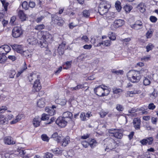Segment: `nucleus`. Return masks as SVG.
<instances>
[{
  "label": "nucleus",
  "mask_w": 158,
  "mask_h": 158,
  "mask_svg": "<svg viewBox=\"0 0 158 158\" xmlns=\"http://www.w3.org/2000/svg\"><path fill=\"white\" fill-rule=\"evenodd\" d=\"M2 4L3 6L4 7L5 11H6L7 10V7L8 6L9 3L8 2H6L5 1H2Z\"/></svg>",
  "instance_id": "54"
},
{
  "label": "nucleus",
  "mask_w": 158,
  "mask_h": 158,
  "mask_svg": "<svg viewBox=\"0 0 158 158\" xmlns=\"http://www.w3.org/2000/svg\"><path fill=\"white\" fill-rule=\"evenodd\" d=\"M41 118L39 116H36L33 119L32 123L34 126L35 127H38L41 121Z\"/></svg>",
  "instance_id": "23"
},
{
  "label": "nucleus",
  "mask_w": 158,
  "mask_h": 158,
  "mask_svg": "<svg viewBox=\"0 0 158 158\" xmlns=\"http://www.w3.org/2000/svg\"><path fill=\"white\" fill-rule=\"evenodd\" d=\"M131 40L130 38H127L124 39H122L121 40L124 44L127 45Z\"/></svg>",
  "instance_id": "50"
},
{
  "label": "nucleus",
  "mask_w": 158,
  "mask_h": 158,
  "mask_svg": "<svg viewBox=\"0 0 158 158\" xmlns=\"http://www.w3.org/2000/svg\"><path fill=\"white\" fill-rule=\"evenodd\" d=\"M65 45V42H63L59 45L58 49V51L59 54H63L64 53V48Z\"/></svg>",
  "instance_id": "27"
},
{
  "label": "nucleus",
  "mask_w": 158,
  "mask_h": 158,
  "mask_svg": "<svg viewBox=\"0 0 158 158\" xmlns=\"http://www.w3.org/2000/svg\"><path fill=\"white\" fill-rule=\"evenodd\" d=\"M7 109V107L6 106H2L0 107V114L3 113Z\"/></svg>",
  "instance_id": "58"
},
{
  "label": "nucleus",
  "mask_w": 158,
  "mask_h": 158,
  "mask_svg": "<svg viewBox=\"0 0 158 158\" xmlns=\"http://www.w3.org/2000/svg\"><path fill=\"white\" fill-rule=\"evenodd\" d=\"M154 32L152 28L149 29L146 34V36L147 39L150 38L152 37Z\"/></svg>",
  "instance_id": "36"
},
{
  "label": "nucleus",
  "mask_w": 158,
  "mask_h": 158,
  "mask_svg": "<svg viewBox=\"0 0 158 158\" xmlns=\"http://www.w3.org/2000/svg\"><path fill=\"white\" fill-rule=\"evenodd\" d=\"M55 102L57 104L64 106L66 104L67 100L64 97H61L60 96L58 97H55Z\"/></svg>",
  "instance_id": "12"
},
{
  "label": "nucleus",
  "mask_w": 158,
  "mask_h": 158,
  "mask_svg": "<svg viewBox=\"0 0 158 158\" xmlns=\"http://www.w3.org/2000/svg\"><path fill=\"white\" fill-rule=\"evenodd\" d=\"M124 24V21L121 19H118L115 20L114 23L113 25L115 28H118L121 27Z\"/></svg>",
  "instance_id": "25"
},
{
  "label": "nucleus",
  "mask_w": 158,
  "mask_h": 158,
  "mask_svg": "<svg viewBox=\"0 0 158 158\" xmlns=\"http://www.w3.org/2000/svg\"><path fill=\"white\" fill-rule=\"evenodd\" d=\"M45 105V99L44 98H41L39 99L37 102L38 107L42 108L44 107Z\"/></svg>",
  "instance_id": "21"
},
{
  "label": "nucleus",
  "mask_w": 158,
  "mask_h": 158,
  "mask_svg": "<svg viewBox=\"0 0 158 158\" xmlns=\"http://www.w3.org/2000/svg\"><path fill=\"white\" fill-rule=\"evenodd\" d=\"M136 112L137 110L135 108H132L128 110L127 115L131 117H136L137 115V114L136 113Z\"/></svg>",
  "instance_id": "28"
},
{
  "label": "nucleus",
  "mask_w": 158,
  "mask_h": 158,
  "mask_svg": "<svg viewBox=\"0 0 158 158\" xmlns=\"http://www.w3.org/2000/svg\"><path fill=\"white\" fill-rule=\"evenodd\" d=\"M112 90L114 94H119L123 92V90L122 89L116 88H113Z\"/></svg>",
  "instance_id": "46"
},
{
  "label": "nucleus",
  "mask_w": 158,
  "mask_h": 158,
  "mask_svg": "<svg viewBox=\"0 0 158 158\" xmlns=\"http://www.w3.org/2000/svg\"><path fill=\"white\" fill-rule=\"evenodd\" d=\"M108 112L107 111H102L100 113V114L101 117L103 118L105 117L106 115L108 113Z\"/></svg>",
  "instance_id": "63"
},
{
  "label": "nucleus",
  "mask_w": 158,
  "mask_h": 158,
  "mask_svg": "<svg viewBox=\"0 0 158 158\" xmlns=\"http://www.w3.org/2000/svg\"><path fill=\"white\" fill-rule=\"evenodd\" d=\"M69 137L68 136L65 137L64 138H63L61 139L62 146L63 147H65L69 143Z\"/></svg>",
  "instance_id": "30"
},
{
  "label": "nucleus",
  "mask_w": 158,
  "mask_h": 158,
  "mask_svg": "<svg viewBox=\"0 0 158 158\" xmlns=\"http://www.w3.org/2000/svg\"><path fill=\"white\" fill-rule=\"evenodd\" d=\"M156 106L153 103H151L148 104V108L150 110H153L156 108Z\"/></svg>",
  "instance_id": "55"
},
{
  "label": "nucleus",
  "mask_w": 158,
  "mask_h": 158,
  "mask_svg": "<svg viewBox=\"0 0 158 158\" xmlns=\"http://www.w3.org/2000/svg\"><path fill=\"white\" fill-rule=\"evenodd\" d=\"M136 8L138 10L142 13L144 12L145 10L144 5L143 3H140L137 6Z\"/></svg>",
  "instance_id": "32"
},
{
  "label": "nucleus",
  "mask_w": 158,
  "mask_h": 158,
  "mask_svg": "<svg viewBox=\"0 0 158 158\" xmlns=\"http://www.w3.org/2000/svg\"><path fill=\"white\" fill-rule=\"evenodd\" d=\"M87 85V83H85L84 84H79L75 87L71 88V89L73 91L78 90L80 89L85 88V87H86V86L85 85Z\"/></svg>",
  "instance_id": "29"
},
{
  "label": "nucleus",
  "mask_w": 158,
  "mask_h": 158,
  "mask_svg": "<svg viewBox=\"0 0 158 158\" xmlns=\"http://www.w3.org/2000/svg\"><path fill=\"white\" fill-rule=\"evenodd\" d=\"M38 38L40 40V47L41 48L46 47L48 46L47 41L51 40L52 38V35L47 31H43L38 32Z\"/></svg>",
  "instance_id": "1"
},
{
  "label": "nucleus",
  "mask_w": 158,
  "mask_h": 158,
  "mask_svg": "<svg viewBox=\"0 0 158 158\" xmlns=\"http://www.w3.org/2000/svg\"><path fill=\"white\" fill-rule=\"evenodd\" d=\"M10 47L8 45L1 46L0 47V55L7 54L10 51Z\"/></svg>",
  "instance_id": "13"
},
{
  "label": "nucleus",
  "mask_w": 158,
  "mask_h": 158,
  "mask_svg": "<svg viewBox=\"0 0 158 158\" xmlns=\"http://www.w3.org/2000/svg\"><path fill=\"white\" fill-rule=\"evenodd\" d=\"M46 112L48 113V115H53L55 113V111L54 109H50L48 107H46L45 108Z\"/></svg>",
  "instance_id": "35"
},
{
  "label": "nucleus",
  "mask_w": 158,
  "mask_h": 158,
  "mask_svg": "<svg viewBox=\"0 0 158 158\" xmlns=\"http://www.w3.org/2000/svg\"><path fill=\"white\" fill-rule=\"evenodd\" d=\"M27 43L31 45H36L37 44L40 46V43H39L38 40L36 37L33 36L29 37L27 40Z\"/></svg>",
  "instance_id": "9"
},
{
  "label": "nucleus",
  "mask_w": 158,
  "mask_h": 158,
  "mask_svg": "<svg viewBox=\"0 0 158 158\" xmlns=\"http://www.w3.org/2000/svg\"><path fill=\"white\" fill-rule=\"evenodd\" d=\"M110 6L111 5L108 2H103L99 6L98 12L101 15H104L107 12Z\"/></svg>",
  "instance_id": "4"
},
{
  "label": "nucleus",
  "mask_w": 158,
  "mask_h": 158,
  "mask_svg": "<svg viewBox=\"0 0 158 158\" xmlns=\"http://www.w3.org/2000/svg\"><path fill=\"white\" fill-rule=\"evenodd\" d=\"M29 81L31 82L32 81H36L40 80V76L39 74L35 73H31L28 76Z\"/></svg>",
  "instance_id": "16"
},
{
  "label": "nucleus",
  "mask_w": 158,
  "mask_h": 158,
  "mask_svg": "<svg viewBox=\"0 0 158 158\" xmlns=\"http://www.w3.org/2000/svg\"><path fill=\"white\" fill-rule=\"evenodd\" d=\"M115 7L118 11L119 12L121 9L122 7L119 1H117L115 3Z\"/></svg>",
  "instance_id": "39"
},
{
  "label": "nucleus",
  "mask_w": 158,
  "mask_h": 158,
  "mask_svg": "<svg viewBox=\"0 0 158 158\" xmlns=\"http://www.w3.org/2000/svg\"><path fill=\"white\" fill-rule=\"evenodd\" d=\"M141 93V90L139 89H134L132 91H128L127 92V95L130 97H133L136 94H139Z\"/></svg>",
  "instance_id": "24"
},
{
  "label": "nucleus",
  "mask_w": 158,
  "mask_h": 158,
  "mask_svg": "<svg viewBox=\"0 0 158 158\" xmlns=\"http://www.w3.org/2000/svg\"><path fill=\"white\" fill-rule=\"evenodd\" d=\"M12 48L13 50L20 54L22 53L23 51V47L21 45L14 44L12 46Z\"/></svg>",
  "instance_id": "20"
},
{
  "label": "nucleus",
  "mask_w": 158,
  "mask_h": 158,
  "mask_svg": "<svg viewBox=\"0 0 158 158\" xmlns=\"http://www.w3.org/2000/svg\"><path fill=\"white\" fill-rule=\"evenodd\" d=\"M24 117L23 114H18L10 122V123L11 124H15L20 121Z\"/></svg>",
  "instance_id": "19"
},
{
  "label": "nucleus",
  "mask_w": 158,
  "mask_h": 158,
  "mask_svg": "<svg viewBox=\"0 0 158 158\" xmlns=\"http://www.w3.org/2000/svg\"><path fill=\"white\" fill-rule=\"evenodd\" d=\"M3 142L5 144L10 145L15 143V141L11 136H6L3 138Z\"/></svg>",
  "instance_id": "14"
},
{
  "label": "nucleus",
  "mask_w": 158,
  "mask_h": 158,
  "mask_svg": "<svg viewBox=\"0 0 158 158\" xmlns=\"http://www.w3.org/2000/svg\"><path fill=\"white\" fill-rule=\"evenodd\" d=\"M54 18L55 19V20H54V21L55 22H56V23H57V24L59 26H61L64 23V21L63 20H60V18H59V17L56 16H55L54 17ZM54 18V17L52 18V20H53Z\"/></svg>",
  "instance_id": "31"
},
{
  "label": "nucleus",
  "mask_w": 158,
  "mask_h": 158,
  "mask_svg": "<svg viewBox=\"0 0 158 158\" xmlns=\"http://www.w3.org/2000/svg\"><path fill=\"white\" fill-rule=\"evenodd\" d=\"M94 93L100 97L107 95L110 92L108 87L103 85L98 86L94 89Z\"/></svg>",
  "instance_id": "2"
},
{
  "label": "nucleus",
  "mask_w": 158,
  "mask_h": 158,
  "mask_svg": "<svg viewBox=\"0 0 158 158\" xmlns=\"http://www.w3.org/2000/svg\"><path fill=\"white\" fill-rule=\"evenodd\" d=\"M52 151L54 154L58 155L61 154L62 152L61 150L58 148H56L53 149H52Z\"/></svg>",
  "instance_id": "38"
},
{
  "label": "nucleus",
  "mask_w": 158,
  "mask_h": 158,
  "mask_svg": "<svg viewBox=\"0 0 158 158\" xmlns=\"http://www.w3.org/2000/svg\"><path fill=\"white\" fill-rule=\"evenodd\" d=\"M53 156V155L52 154L47 152L44 154V158H52Z\"/></svg>",
  "instance_id": "52"
},
{
  "label": "nucleus",
  "mask_w": 158,
  "mask_h": 158,
  "mask_svg": "<svg viewBox=\"0 0 158 158\" xmlns=\"http://www.w3.org/2000/svg\"><path fill=\"white\" fill-rule=\"evenodd\" d=\"M109 132L110 135L113 136L117 139H121L123 136L121 130L119 129H110L109 131Z\"/></svg>",
  "instance_id": "6"
},
{
  "label": "nucleus",
  "mask_w": 158,
  "mask_h": 158,
  "mask_svg": "<svg viewBox=\"0 0 158 158\" xmlns=\"http://www.w3.org/2000/svg\"><path fill=\"white\" fill-rule=\"evenodd\" d=\"M158 121V118L156 117H152L151 118L152 123L154 125L157 124Z\"/></svg>",
  "instance_id": "53"
},
{
  "label": "nucleus",
  "mask_w": 158,
  "mask_h": 158,
  "mask_svg": "<svg viewBox=\"0 0 158 158\" xmlns=\"http://www.w3.org/2000/svg\"><path fill=\"white\" fill-rule=\"evenodd\" d=\"M27 69V66L26 63L24 62V66L21 68L20 70L18 72V73L21 75L25 70Z\"/></svg>",
  "instance_id": "48"
},
{
  "label": "nucleus",
  "mask_w": 158,
  "mask_h": 158,
  "mask_svg": "<svg viewBox=\"0 0 158 158\" xmlns=\"http://www.w3.org/2000/svg\"><path fill=\"white\" fill-rule=\"evenodd\" d=\"M72 63V61H67L65 64L64 65V66H65L64 67V69H67L70 68Z\"/></svg>",
  "instance_id": "40"
},
{
  "label": "nucleus",
  "mask_w": 158,
  "mask_h": 158,
  "mask_svg": "<svg viewBox=\"0 0 158 158\" xmlns=\"http://www.w3.org/2000/svg\"><path fill=\"white\" fill-rule=\"evenodd\" d=\"M109 37L110 40H114L116 39L115 35L112 33L109 35Z\"/></svg>",
  "instance_id": "60"
},
{
  "label": "nucleus",
  "mask_w": 158,
  "mask_h": 158,
  "mask_svg": "<svg viewBox=\"0 0 158 158\" xmlns=\"http://www.w3.org/2000/svg\"><path fill=\"white\" fill-rule=\"evenodd\" d=\"M44 27L45 26L43 24H41L35 26V29L37 30L40 31L44 29Z\"/></svg>",
  "instance_id": "47"
},
{
  "label": "nucleus",
  "mask_w": 158,
  "mask_h": 158,
  "mask_svg": "<svg viewBox=\"0 0 158 158\" xmlns=\"http://www.w3.org/2000/svg\"><path fill=\"white\" fill-rule=\"evenodd\" d=\"M131 27L133 29L136 30H138L142 27L143 23L140 21H137L134 24L131 25Z\"/></svg>",
  "instance_id": "17"
},
{
  "label": "nucleus",
  "mask_w": 158,
  "mask_h": 158,
  "mask_svg": "<svg viewBox=\"0 0 158 158\" xmlns=\"http://www.w3.org/2000/svg\"><path fill=\"white\" fill-rule=\"evenodd\" d=\"M23 8L25 10H27L29 7V5L26 1H24L22 4Z\"/></svg>",
  "instance_id": "51"
},
{
  "label": "nucleus",
  "mask_w": 158,
  "mask_h": 158,
  "mask_svg": "<svg viewBox=\"0 0 158 158\" xmlns=\"http://www.w3.org/2000/svg\"><path fill=\"white\" fill-rule=\"evenodd\" d=\"M104 15V19L108 20L112 19L113 16V13L107 12Z\"/></svg>",
  "instance_id": "34"
},
{
  "label": "nucleus",
  "mask_w": 158,
  "mask_h": 158,
  "mask_svg": "<svg viewBox=\"0 0 158 158\" xmlns=\"http://www.w3.org/2000/svg\"><path fill=\"white\" fill-rule=\"evenodd\" d=\"M21 54L27 57H29L31 55L30 53L28 50L25 51L23 50V52H22Z\"/></svg>",
  "instance_id": "43"
},
{
  "label": "nucleus",
  "mask_w": 158,
  "mask_h": 158,
  "mask_svg": "<svg viewBox=\"0 0 158 158\" xmlns=\"http://www.w3.org/2000/svg\"><path fill=\"white\" fill-rule=\"evenodd\" d=\"M97 143L96 140L94 139H91L89 142V145L91 148H94L95 147Z\"/></svg>",
  "instance_id": "37"
},
{
  "label": "nucleus",
  "mask_w": 158,
  "mask_h": 158,
  "mask_svg": "<svg viewBox=\"0 0 158 158\" xmlns=\"http://www.w3.org/2000/svg\"><path fill=\"white\" fill-rule=\"evenodd\" d=\"M18 15L22 21H23L26 20V16L22 10H20L19 12Z\"/></svg>",
  "instance_id": "33"
},
{
  "label": "nucleus",
  "mask_w": 158,
  "mask_h": 158,
  "mask_svg": "<svg viewBox=\"0 0 158 158\" xmlns=\"http://www.w3.org/2000/svg\"><path fill=\"white\" fill-rule=\"evenodd\" d=\"M92 115L91 113L87 112L86 114L84 112H81V113L80 118L83 121H85L87 120L86 118H89Z\"/></svg>",
  "instance_id": "22"
},
{
  "label": "nucleus",
  "mask_w": 158,
  "mask_h": 158,
  "mask_svg": "<svg viewBox=\"0 0 158 158\" xmlns=\"http://www.w3.org/2000/svg\"><path fill=\"white\" fill-rule=\"evenodd\" d=\"M56 124L61 127H65L69 123L64 118L61 116L59 117L56 120Z\"/></svg>",
  "instance_id": "8"
},
{
  "label": "nucleus",
  "mask_w": 158,
  "mask_h": 158,
  "mask_svg": "<svg viewBox=\"0 0 158 158\" xmlns=\"http://www.w3.org/2000/svg\"><path fill=\"white\" fill-rule=\"evenodd\" d=\"M123 8L126 12H129L132 9V7L130 5H126Z\"/></svg>",
  "instance_id": "44"
},
{
  "label": "nucleus",
  "mask_w": 158,
  "mask_h": 158,
  "mask_svg": "<svg viewBox=\"0 0 158 158\" xmlns=\"http://www.w3.org/2000/svg\"><path fill=\"white\" fill-rule=\"evenodd\" d=\"M150 58L151 56L150 55L144 56L141 58V60L142 61H147L150 60Z\"/></svg>",
  "instance_id": "56"
},
{
  "label": "nucleus",
  "mask_w": 158,
  "mask_h": 158,
  "mask_svg": "<svg viewBox=\"0 0 158 158\" xmlns=\"http://www.w3.org/2000/svg\"><path fill=\"white\" fill-rule=\"evenodd\" d=\"M41 85L40 80H37L34 81L32 87V91L33 92H38L41 89Z\"/></svg>",
  "instance_id": "10"
},
{
  "label": "nucleus",
  "mask_w": 158,
  "mask_h": 158,
  "mask_svg": "<svg viewBox=\"0 0 158 158\" xmlns=\"http://www.w3.org/2000/svg\"><path fill=\"white\" fill-rule=\"evenodd\" d=\"M158 96V94L155 90H154L152 93L150 94V97L152 99L154 100Z\"/></svg>",
  "instance_id": "41"
},
{
  "label": "nucleus",
  "mask_w": 158,
  "mask_h": 158,
  "mask_svg": "<svg viewBox=\"0 0 158 158\" xmlns=\"http://www.w3.org/2000/svg\"><path fill=\"white\" fill-rule=\"evenodd\" d=\"M49 118L48 115L45 114H42L41 118V120H48Z\"/></svg>",
  "instance_id": "62"
},
{
  "label": "nucleus",
  "mask_w": 158,
  "mask_h": 158,
  "mask_svg": "<svg viewBox=\"0 0 158 158\" xmlns=\"http://www.w3.org/2000/svg\"><path fill=\"white\" fill-rule=\"evenodd\" d=\"M61 117L64 118L69 123H72L73 122V114L69 111L64 112L62 114V116Z\"/></svg>",
  "instance_id": "11"
},
{
  "label": "nucleus",
  "mask_w": 158,
  "mask_h": 158,
  "mask_svg": "<svg viewBox=\"0 0 158 158\" xmlns=\"http://www.w3.org/2000/svg\"><path fill=\"white\" fill-rule=\"evenodd\" d=\"M104 142H106L105 146L106 148V151L107 149L111 150L116 147L117 145L115 141L111 138H107L104 140Z\"/></svg>",
  "instance_id": "5"
},
{
  "label": "nucleus",
  "mask_w": 158,
  "mask_h": 158,
  "mask_svg": "<svg viewBox=\"0 0 158 158\" xmlns=\"http://www.w3.org/2000/svg\"><path fill=\"white\" fill-rule=\"evenodd\" d=\"M86 57V55L85 54H81L77 58L78 60L80 61L83 60Z\"/></svg>",
  "instance_id": "57"
},
{
  "label": "nucleus",
  "mask_w": 158,
  "mask_h": 158,
  "mask_svg": "<svg viewBox=\"0 0 158 158\" xmlns=\"http://www.w3.org/2000/svg\"><path fill=\"white\" fill-rule=\"evenodd\" d=\"M150 20L151 22L155 23L157 21V19L156 17L152 16L150 17Z\"/></svg>",
  "instance_id": "64"
},
{
  "label": "nucleus",
  "mask_w": 158,
  "mask_h": 158,
  "mask_svg": "<svg viewBox=\"0 0 158 158\" xmlns=\"http://www.w3.org/2000/svg\"><path fill=\"white\" fill-rule=\"evenodd\" d=\"M128 79L132 82H138L141 78L139 71L134 70L130 71L127 74Z\"/></svg>",
  "instance_id": "3"
},
{
  "label": "nucleus",
  "mask_w": 158,
  "mask_h": 158,
  "mask_svg": "<svg viewBox=\"0 0 158 158\" xmlns=\"http://www.w3.org/2000/svg\"><path fill=\"white\" fill-rule=\"evenodd\" d=\"M154 47V46L152 43H149L148 45H147L146 47L147 49L146 51L147 52H148L152 50Z\"/></svg>",
  "instance_id": "45"
},
{
  "label": "nucleus",
  "mask_w": 158,
  "mask_h": 158,
  "mask_svg": "<svg viewBox=\"0 0 158 158\" xmlns=\"http://www.w3.org/2000/svg\"><path fill=\"white\" fill-rule=\"evenodd\" d=\"M143 83L144 85H148L150 84L151 81L148 78L145 77L143 80Z\"/></svg>",
  "instance_id": "49"
},
{
  "label": "nucleus",
  "mask_w": 158,
  "mask_h": 158,
  "mask_svg": "<svg viewBox=\"0 0 158 158\" xmlns=\"http://www.w3.org/2000/svg\"><path fill=\"white\" fill-rule=\"evenodd\" d=\"M116 109L118 111H123L124 110V107L123 106L118 104H117L116 107Z\"/></svg>",
  "instance_id": "59"
},
{
  "label": "nucleus",
  "mask_w": 158,
  "mask_h": 158,
  "mask_svg": "<svg viewBox=\"0 0 158 158\" xmlns=\"http://www.w3.org/2000/svg\"><path fill=\"white\" fill-rule=\"evenodd\" d=\"M15 74V71L13 70H10L8 73V75L10 78H13Z\"/></svg>",
  "instance_id": "42"
},
{
  "label": "nucleus",
  "mask_w": 158,
  "mask_h": 158,
  "mask_svg": "<svg viewBox=\"0 0 158 158\" xmlns=\"http://www.w3.org/2000/svg\"><path fill=\"white\" fill-rule=\"evenodd\" d=\"M41 138H42V139L43 141H47V142L48 141L49 139L47 136L45 134L42 135H41Z\"/></svg>",
  "instance_id": "61"
},
{
  "label": "nucleus",
  "mask_w": 158,
  "mask_h": 158,
  "mask_svg": "<svg viewBox=\"0 0 158 158\" xmlns=\"http://www.w3.org/2000/svg\"><path fill=\"white\" fill-rule=\"evenodd\" d=\"M52 138L54 139L58 142H60L63 138V136L60 133V132L58 133L56 132L54 133L52 135Z\"/></svg>",
  "instance_id": "18"
},
{
  "label": "nucleus",
  "mask_w": 158,
  "mask_h": 158,
  "mask_svg": "<svg viewBox=\"0 0 158 158\" xmlns=\"http://www.w3.org/2000/svg\"><path fill=\"white\" fill-rule=\"evenodd\" d=\"M140 120L138 118H135L133 121V124L136 129H139L140 128Z\"/></svg>",
  "instance_id": "26"
},
{
  "label": "nucleus",
  "mask_w": 158,
  "mask_h": 158,
  "mask_svg": "<svg viewBox=\"0 0 158 158\" xmlns=\"http://www.w3.org/2000/svg\"><path fill=\"white\" fill-rule=\"evenodd\" d=\"M111 41L110 40H107L103 41H98L97 40H96L95 42L94 43V45L95 46L98 47L101 46V45H103L106 46H109L110 45Z\"/></svg>",
  "instance_id": "15"
},
{
  "label": "nucleus",
  "mask_w": 158,
  "mask_h": 158,
  "mask_svg": "<svg viewBox=\"0 0 158 158\" xmlns=\"http://www.w3.org/2000/svg\"><path fill=\"white\" fill-rule=\"evenodd\" d=\"M23 33V31L20 27H15L12 30V35L14 37H19L22 35Z\"/></svg>",
  "instance_id": "7"
}]
</instances>
